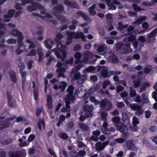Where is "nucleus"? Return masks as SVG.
<instances>
[{"label":"nucleus","mask_w":157,"mask_h":157,"mask_svg":"<svg viewBox=\"0 0 157 157\" xmlns=\"http://www.w3.org/2000/svg\"><path fill=\"white\" fill-rule=\"evenodd\" d=\"M21 78L22 86L23 89H24L25 83L26 81V74L25 71H19Z\"/></svg>","instance_id":"2eb2a0df"},{"label":"nucleus","mask_w":157,"mask_h":157,"mask_svg":"<svg viewBox=\"0 0 157 157\" xmlns=\"http://www.w3.org/2000/svg\"><path fill=\"white\" fill-rule=\"evenodd\" d=\"M75 88V87L73 85H71L69 86L67 90V94L66 95L65 97L71 98L73 100H75V97L73 95V92Z\"/></svg>","instance_id":"39448f33"},{"label":"nucleus","mask_w":157,"mask_h":157,"mask_svg":"<svg viewBox=\"0 0 157 157\" xmlns=\"http://www.w3.org/2000/svg\"><path fill=\"white\" fill-rule=\"evenodd\" d=\"M141 106L135 104H131L130 105V107L132 109L133 111H136L139 109V108Z\"/></svg>","instance_id":"ea45409f"},{"label":"nucleus","mask_w":157,"mask_h":157,"mask_svg":"<svg viewBox=\"0 0 157 157\" xmlns=\"http://www.w3.org/2000/svg\"><path fill=\"white\" fill-rule=\"evenodd\" d=\"M64 4L71 8L79 9V6L75 2L69 1L68 0H64Z\"/></svg>","instance_id":"0eeeda50"},{"label":"nucleus","mask_w":157,"mask_h":157,"mask_svg":"<svg viewBox=\"0 0 157 157\" xmlns=\"http://www.w3.org/2000/svg\"><path fill=\"white\" fill-rule=\"evenodd\" d=\"M144 112V110L142 109V106H141L138 110H137L136 113L138 115L140 116Z\"/></svg>","instance_id":"13d9d810"},{"label":"nucleus","mask_w":157,"mask_h":157,"mask_svg":"<svg viewBox=\"0 0 157 157\" xmlns=\"http://www.w3.org/2000/svg\"><path fill=\"white\" fill-rule=\"evenodd\" d=\"M116 50L119 51L121 54L128 53V42L124 44L121 41H117L115 44Z\"/></svg>","instance_id":"7ed1b4c3"},{"label":"nucleus","mask_w":157,"mask_h":157,"mask_svg":"<svg viewBox=\"0 0 157 157\" xmlns=\"http://www.w3.org/2000/svg\"><path fill=\"white\" fill-rule=\"evenodd\" d=\"M105 68L104 66H101L99 67L98 71H100L101 70V75L104 78L109 77L111 75L108 73V69H104Z\"/></svg>","instance_id":"9b49d317"},{"label":"nucleus","mask_w":157,"mask_h":157,"mask_svg":"<svg viewBox=\"0 0 157 157\" xmlns=\"http://www.w3.org/2000/svg\"><path fill=\"white\" fill-rule=\"evenodd\" d=\"M132 6L133 9L136 12L144 10L143 8H140L137 4H133Z\"/></svg>","instance_id":"f704fd0d"},{"label":"nucleus","mask_w":157,"mask_h":157,"mask_svg":"<svg viewBox=\"0 0 157 157\" xmlns=\"http://www.w3.org/2000/svg\"><path fill=\"white\" fill-rule=\"evenodd\" d=\"M79 126L82 130L85 131H87L89 129L88 126L84 123L79 124Z\"/></svg>","instance_id":"e433bc0d"},{"label":"nucleus","mask_w":157,"mask_h":157,"mask_svg":"<svg viewBox=\"0 0 157 157\" xmlns=\"http://www.w3.org/2000/svg\"><path fill=\"white\" fill-rule=\"evenodd\" d=\"M33 6L35 11L36 10H41L44 8V7L40 3L36 2H33Z\"/></svg>","instance_id":"aec40b11"},{"label":"nucleus","mask_w":157,"mask_h":157,"mask_svg":"<svg viewBox=\"0 0 157 157\" xmlns=\"http://www.w3.org/2000/svg\"><path fill=\"white\" fill-rule=\"evenodd\" d=\"M128 149L132 151L136 150L135 145L133 144V141L132 140H128Z\"/></svg>","instance_id":"cd10ccee"},{"label":"nucleus","mask_w":157,"mask_h":157,"mask_svg":"<svg viewBox=\"0 0 157 157\" xmlns=\"http://www.w3.org/2000/svg\"><path fill=\"white\" fill-rule=\"evenodd\" d=\"M18 141L20 142L19 144V146L20 147H24L28 145L29 143H28L26 141L23 142V140L22 138L18 139Z\"/></svg>","instance_id":"7c9ffc66"},{"label":"nucleus","mask_w":157,"mask_h":157,"mask_svg":"<svg viewBox=\"0 0 157 157\" xmlns=\"http://www.w3.org/2000/svg\"><path fill=\"white\" fill-rule=\"evenodd\" d=\"M76 14L75 17L77 18H78L79 17H82L86 21L88 22H90L92 20L89 17L86 15L82 11H78L75 13Z\"/></svg>","instance_id":"20e7f679"},{"label":"nucleus","mask_w":157,"mask_h":157,"mask_svg":"<svg viewBox=\"0 0 157 157\" xmlns=\"http://www.w3.org/2000/svg\"><path fill=\"white\" fill-rule=\"evenodd\" d=\"M97 50L99 52H102L105 50L104 47L102 45L98 46Z\"/></svg>","instance_id":"69168bd1"},{"label":"nucleus","mask_w":157,"mask_h":157,"mask_svg":"<svg viewBox=\"0 0 157 157\" xmlns=\"http://www.w3.org/2000/svg\"><path fill=\"white\" fill-rule=\"evenodd\" d=\"M109 143V141H106L103 142L102 143L101 141L98 142L95 144L96 149L99 151H102L108 145Z\"/></svg>","instance_id":"6e6552de"},{"label":"nucleus","mask_w":157,"mask_h":157,"mask_svg":"<svg viewBox=\"0 0 157 157\" xmlns=\"http://www.w3.org/2000/svg\"><path fill=\"white\" fill-rule=\"evenodd\" d=\"M18 67L19 68V71H23L25 68V64L23 62H20L18 63Z\"/></svg>","instance_id":"a19ab883"},{"label":"nucleus","mask_w":157,"mask_h":157,"mask_svg":"<svg viewBox=\"0 0 157 157\" xmlns=\"http://www.w3.org/2000/svg\"><path fill=\"white\" fill-rule=\"evenodd\" d=\"M77 154L81 157H83L86 155V152L84 150H81L79 151Z\"/></svg>","instance_id":"603ef678"},{"label":"nucleus","mask_w":157,"mask_h":157,"mask_svg":"<svg viewBox=\"0 0 157 157\" xmlns=\"http://www.w3.org/2000/svg\"><path fill=\"white\" fill-rule=\"evenodd\" d=\"M74 124L72 122H68L67 124V128L69 130L72 129L73 127L74 126Z\"/></svg>","instance_id":"4d7b16f0"},{"label":"nucleus","mask_w":157,"mask_h":157,"mask_svg":"<svg viewBox=\"0 0 157 157\" xmlns=\"http://www.w3.org/2000/svg\"><path fill=\"white\" fill-rule=\"evenodd\" d=\"M112 14L110 13H108L106 15L107 22L108 24L111 23L112 22Z\"/></svg>","instance_id":"58836bf2"},{"label":"nucleus","mask_w":157,"mask_h":157,"mask_svg":"<svg viewBox=\"0 0 157 157\" xmlns=\"http://www.w3.org/2000/svg\"><path fill=\"white\" fill-rule=\"evenodd\" d=\"M136 36L132 34L128 37V41H133L134 40H136Z\"/></svg>","instance_id":"e2e57ef3"},{"label":"nucleus","mask_w":157,"mask_h":157,"mask_svg":"<svg viewBox=\"0 0 157 157\" xmlns=\"http://www.w3.org/2000/svg\"><path fill=\"white\" fill-rule=\"evenodd\" d=\"M22 6H25L26 4L31 3L34 0H21Z\"/></svg>","instance_id":"37998d69"},{"label":"nucleus","mask_w":157,"mask_h":157,"mask_svg":"<svg viewBox=\"0 0 157 157\" xmlns=\"http://www.w3.org/2000/svg\"><path fill=\"white\" fill-rule=\"evenodd\" d=\"M75 100H73L71 98H64V101L65 103L66 108L68 109L70 108V104H71V102H73Z\"/></svg>","instance_id":"b1692460"},{"label":"nucleus","mask_w":157,"mask_h":157,"mask_svg":"<svg viewBox=\"0 0 157 157\" xmlns=\"http://www.w3.org/2000/svg\"><path fill=\"white\" fill-rule=\"evenodd\" d=\"M90 78L92 81L94 82H96L98 80L97 76L95 75L90 76Z\"/></svg>","instance_id":"338daca9"},{"label":"nucleus","mask_w":157,"mask_h":157,"mask_svg":"<svg viewBox=\"0 0 157 157\" xmlns=\"http://www.w3.org/2000/svg\"><path fill=\"white\" fill-rule=\"evenodd\" d=\"M90 117L89 116L86 114L85 113L84 116L82 115L80 116L79 117V119L81 121H83L86 118H88Z\"/></svg>","instance_id":"864d4df0"},{"label":"nucleus","mask_w":157,"mask_h":157,"mask_svg":"<svg viewBox=\"0 0 157 157\" xmlns=\"http://www.w3.org/2000/svg\"><path fill=\"white\" fill-rule=\"evenodd\" d=\"M151 114V112L148 110L145 112V117L147 119L149 118Z\"/></svg>","instance_id":"774afa93"},{"label":"nucleus","mask_w":157,"mask_h":157,"mask_svg":"<svg viewBox=\"0 0 157 157\" xmlns=\"http://www.w3.org/2000/svg\"><path fill=\"white\" fill-rule=\"evenodd\" d=\"M113 122L116 123V126L117 128L124 134V136H128V127L124 124L120 122V118L118 116H116L112 119Z\"/></svg>","instance_id":"f03ea898"},{"label":"nucleus","mask_w":157,"mask_h":157,"mask_svg":"<svg viewBox=\"0 0 157 157\" xmlns=\"http://www.w3.org/2000/svg\"><path fill=\"white\" fill-rule=\"evenodd\" d=\"M139 120L136 117H134L132 118V124L134 126L137 125L139 123Z\"/></svg>","instance_id":"a18cd8bd"},{"label":"nucleus","mask_w":157,"mask_h":157,"mask_svg":"<svg viewBox=\"0 0 157 157\" xmlns=\"http://www.w3.org/2000/svg\"><path fill=\"white\" fill-rule=\"evenodd\" d=\"M10 157H20L22 155L21 151H11L9 153Z\"/></svg>","instance_id":"a211bd4d"},{"label":"nucleus","mask_w":157,"mask_h":157,"mask_svg":"<svg viewBox=\"0 0 157 157\" xmlns=\"http://www.w3.org/2000/svg\"><path fill=\"white\" fill-rule=\"evenodd\" d=\"M43 110L42 107L39 108L38 107L36 111V117H38L40 115V114L42 111Z\"/></svg>","instance_id":"79ce46f5"},{"label":"nucleus","mask_w":157,"mask_h":157,"mask_svg":"<svg viewBox=\"0 0 157 157\" xmlns=\"http://www.w3.org/2000/svg\"><path fill=\"white\" fill-rule=\"evenodd\" d=\"M63 65V63L61 62H58L56 65V66L57 67V68L56 70V71L57 73H62L65 72L66 70L65 67L66 66L65 65Z\"/></svg>","instance_id":"1a4fd4ad"},{"label":"nucleus","mask_w":157,"mask_h":157,"mask_svg":"<svg viewBox=\"0 0 157 157\" xmlns=\"http://www.w3.org/2000/svg\"><path fill=\"white\" fill-rule=\"evenodd\" d=\"M102 1H106V4L110 7L109 9V10H115L117 8L116 7L114 6L113 4L111 3V0H101Z\"/></svg>","instance_id":"5701e85b"},{"label":"nucleus","mask_w":157,"mask_h":157,"mask_svg":"<svg viewBox=\"0 0 157 157\" xmlns=\"http://www.w3.org/2000/svg\"><path fill=\"white\" fill-rule=\"evenodd\" d=\"M110 84V82L109 80H106L104 81L103 83L102 87L104 89H105L106 87Z\"/></svg>","instance_id":"bf43d9fd"},{"label":"nucleus","mask_w":157,"mask_h":157,"mask_svg":"<svg viewBox=\"0 0 157 157\" xmlns=\"http://www.w3.org/2000/svg\"><path fill=\"white\" fill-rule=\"evenodd\" d=\"M59 136L60 138L63 140H67L68 138V135L66 133L63 132L59 133Z\"/></svg>","instance_id":"4c0bfd02"},{"label":"nucleus","mask_w":157,"mask_h":157,"mask_svg":"<svg viewBox=\"0 0 157 157\" xmlns=\"http://www.w3.org/2000/svg\"><path fill=\"white\" fill-rule=\"evenodd\" d=\"M54 42L53 40H51L49 38H47L44 41V44L46 48L48 49H51L52 45L54 44Z\"/></svg>","instance_id":"ddd939ff"},{"label":"nucleus","mask_w":157,"mask_h":157,"mask_svg":"<svg viewBox=\"0 0 157 157\" xmlns=\"http://www.w3.org/2000/svg\"><path fill=\"white\" fill-rule=\"evenodd\" d=\"M83 37H84V35L82 32H80L79 33H75L74 34V38L75 39H78L80 37L82 38Z\"/></svg>","instance_id":"72a5a7b5"},{"label":"nucleus","mask_w":157,"mask_h":157,"mask_svg":"<svg viewBox=\"0 0 157 157\" xmlns=\"http://www.w3.org/2000/svg\"><path fill=\"white\" fill-rule=\"evenodd\" d=\"M136 90H131L130 91V95L131 97H135L136 95Z\"/></svg>","instance_id":"0e129e2a"},{"label":"nucleus","mask_w":157,"mask_h":157,"mask_svg":"<svg viewBox=\"0 0 157 157\" xmlns=\"http://www.w3.org/2000/svg\"><path fill=\"white\" fill-rule=\"evenodd\" d=\"M81 46L80 44H76L74 46L73 48V50L75 51H78L81 48Z\"/></svg>","instance_id":"680f3d73"},{"label":"nucleus","mask_w":157,"mask_h":157,"mask_svg":"<svg viewBox=\"0 0 157 157\" xmlns=\"http://www.w3.org/2000/svg\"><path fill=\"white\" fill-rule=\"evenodd\" d=\"M81 74L80 72L76 73L75 74L74 76V78L75 79L79 80L81 77Z\"/></svg>","instance_id":"052dcab7"},{"label":"nucleus","mask_w":157,"mask_h":157,"mask_svg":"<svg viewBox=\"0 0 157 157\" xmlns=\"http://www.w3.org/2000/svg\"><path fill=\"white\" fill-rule=\"evenodd\" d=\"M13 139L11 138H9L4 141L0 140L1 143L3 145H7L13 142Z\"/></svg>","instance_id":"c85d7f7f"},{"label":"nucleus","mask_w":157,"mask_h":157,"mask_svg":"<svg viewBox=\"0 0 157 157\" xmlns=\"http://www.w3.org/2000/svg\"><path fill=\"white\" fill-rule=\"evenodd\" d=\"M9 124L8 122L3 123L2 121H0V130L6 129L9 126Z\"/></svg>","instance_id":"c756f323"},{"label":"nucleus","mask_w":157,"mask_h":157,"mask_svg":"<svg viewBox=\"0 0 157 157\" xmlns=\"http://www.w3.org/2000/svg\"><path fill=\"white\" fill-rule=\"evenodd\" d=\"M83 109L85 112V113L90 117L92 116V112L93 109V106L92 105H87L84 106Z\"/></svg>","instance_id":"f8f14e48"},{"label":"nucleus","mask_w":157,"mask_h":157,"mask_svg":"<svg viewBox=\"0 0 157 157\" xmlns=\"http://www.w3.org/2000/svg\"><path fill=\"white\" fill-rule=\"evenodd\" d=\"M84 57L82 59V61L83 62L87 61L89 60V58H90V55L92 53H90L89 51H87L86 52H84Z\"/></svg>","instance_id":"a878e982"},{"label":"nucleus","mask_w":157,"mask_h":157,"mask_svg":"<svg viewBox=\"0 0 157 157\" xmlns=\"http://www.w3.org/2000/svg\"><path fill=\"white\" fill-rule=\"evenodd\" d=\"M63 37V36L61 33H58L56 37L54 38V40L57 48V49L55 51L54 53L57 58L60 59L62 61L64 60L67 55L66 45L62 44L61 41L60 40Z\"/></svg>","instance_id":"f257e3e1"},{"label":"nucleus","mask_w":157,"mask_h":157,"mask_svg":"<svg viewBox=\"0 0 157 157\" xmlns=\"http://www.w3.org/2000/svg\"><path fill=\"white\" fill-rule=\"evenodd\" d=\"M36 137V136L33 134H31L30 135L27 140V141L29 142V143H30L31 141H33L35 138Z\"/></svg>","instance_id":"09e8293b"},{"label":"nucleus","mask_w":157,"mask_h":157,"mask_svg":"<svg viewBox=\"0 0 157 157\" xmlns=\"http://www.w3.org/2000/svg\"><path fill=\"white\" fill-rule=\"evenodd\" d=\"M23 38V35L18 37L17 39V44L19 47L21 48V47L23 45V44L22 43V41Z\"/></svg>","instance_id":"2f4dec72"},{"label":"nucleus","mask_w":157,"mask_h":157,"mask_svg":"<svg viewBox=\"0 0 157 157\" xmlns=\"http://www.w3.org/2000/svg\"><path fill=\"white\" fill-rule=\"evenodd\" d=\"M100 106L101 108H103L105 107L107 104V100L106 99H104L103 100H101L100 101Z\"/></svg>","instance_id":"c9c22d12"},{"label":"nucleus","mask_w":157,"mask_h":157,"mask_svg":"<svg viewBox=\"0 0 157 157\" xmlns=\"http://www.w3.org/2000/svg\"><path fill=\"white\" fill-rule=\"evenodd\" d=\"M86 79L87 77L86 75H82L81 76V75L79 80H78L77 81V83L79 84H82L86 80Z\"/></svg>","instance_id":"473e14b6"},{"label":"nucleus","mask_w":157,"mask_h":157,"mask_svg":"<svg viewBox=\"0 0 157 157\" xmlns=\"http://www.w3.org/2000/svg\"><path fill=\"white\" fill-rule=\"evenodd\" d=\"M11 34L13 36H17V37L23 35L22 33L21 32L19 31L16 29H14L12 30Z\"/></svg>","instance_id":"bb28decb"},{"label":"nucleus","mask_w":157,"mask_h":157,"mask_svg":"<svg viewBox=\"0 0 157 157\" xmlns=\"http://www.w3.org/2000/svg\"><path fill=\"white\" fill-rule=\"evenodd\" d=\"M3 17L5 19L4 20V22H7L10 21V19L11 18L10 17V16L9 15V14L7 13V14H5L3 15Z\"/></svg>","instance_id":"3c124183"},{"label":"nucleus","mask_w":157,"mask_h":157,"mask_svg":"<svg viewBox=\"0 0 157 157\" xmlns=\"http://www.w3.org/2000/svg\"><path fill=\"white\" fill-rule=\"evenodd\" d=\"M6 96L7 98V101L8 106L11 108H13L14 105L15 103L12 100V97L11 95V93L7 91L6 93Z\"/></svg>","instance_id":"9d476101"},{"label":"nucleus","mask_w":157,"mask_h":157,"mask_svg":"<svg viewBox=\"0 0 157 157\" xmlns=\"http://www.w3.org/2000/svg\"><path fill=\"white\" fill-rule=\"evenodd\" d=\"M42 126L43 129H44L45 127V121L43 118H40L38 121L37 126L38 129L40 131L42 130Z\"/></svg>","instance_id":"f3484780"},{"label":"nucleus","mask_w":157,"mask_h":157,"mask_svg":"<svg viewBox=\"0 0 157 157\" xmlns=\"http://www.w3.org/2000/svg\"><path fill=\"white\" fill-rule=\"evenodd\" d=\"M96 69V68L95 67L92 66H90L84 69L83 71H84L87 73L90 72L94 73Z\"/></svg>","instance_id":"393cba45"},{"label":"nucleus","mask_w":157,"mask_h":157,"mask_svg":"<svg viewBox=\"0 0 157 157\" xmlns=\"http://www.w3.org/2000/svg\"><path fill=\"white\" fill-rule=\"evenodd\" d=\"M67 85V83L64 81H61L59 82V86L57 85H53V89L55 90L61 89V91L63 92Z\"/></svg>","instance_id":"423d86ee"},{"label":"nucleus","mask_w":157,"mask_h":157,"mask_svg":"<svg viewBox=\"0 0 157 157\" xmlns=\"http://www.w3.org/2000/svg\"><path fill=\"white\" fill-rule=\"evenodd\" d=\"M15 11L13 9H11L9 10L8 12L7 13L9 15L11 18L13 16V15L15 13Z\"/></svg>","instance_id":"de8ad7c7"},{"label":"nucleus","mask_w":157,"mask_h":157,"mask_svg":"<svg viewBox=\"0 0 157 157\" xmlns=\"http://www.w3.org/2000/svg\"><path fill=\"white\" fill-rule=\"evenodd\" d=\"M138 128L137 127V125L134 126H131L129 127L128 128V130L132 131H137L138 130Z\"/></svg>","instance_id":"6e6d98bb"},{"label":"nucleus","mask_w":157,"mask_h":157,"mask_svg":"<svg viewBox=\"0 0 157 157\" xmlns=\"http://www.w3.org/2000/svg\"><path fill=\"white\" fill-rule=\"evenodd\" d=\"M9 75L12 82L14 83L16 82L17 81V78L16 72L14 71H10L9 73Z\"/></svg>","instance_id":"dca6fc26"},{"label":"nucleus","mask_w":157,"mask_h":157,"mask_svg":"<svg viewBox=\"0 0 157 157\" xmlns=\"http://www.w3.org/2000/svg\"><path fill=\"white\" fill-rule=\"evenodd\" d=\"M33 87V94L34 99L35 101H37L38 100V90L37 88L35 87V84L34 81H32Z\"/></svg>","instance_id":"6ab92c4d"},{"label":"nucleus","mask_w":157,"mask_h":157,"mask_svg":"<svg viewBox=\"0 0 157 157\" xmlns=\"http://www.w3.org/2000/svg\"><path fill=\"white\" fill-rule=\"evenodd\" d=\"M67 35L68 36V38L70 39H72L74 38V34H75V32H67Z\"/></svg>","instance_id":"c03bdc74"},{"label":"nucleus","mask_w":157,"mask_h":157,"mask_svg":"<svg viewBox=\"0 0 157 157\" xmlns=\"http://www.w3.org/2000/svg\"><path fill=\"white\" fill-rule=\"evenodd\" d=\"M133 83L134 85L136 88L139 87L140 86V82L139 79H135L133 81Z\"/></svg>","instance_id":"8fccbe9b"},{"label":"nucleus","mask_w":157,"mask_h":157,"mask_svg":"<svg viewBox=\"0 0 157 157\" xmlns=\"http://www.w3.org/2000/svg\"><path fill=\"white\" fill-rule=\"evenodd\" d=\"M53 15L56 16V18L62 22H64L66 21V18L63 15L57 13L56 12H55L53 13Z\"/></svg>","instance_id":"412c9836"},{"label":"nucleus","mask_w":157,"mask_h":157,"mask_svg":"<svg viewBox=\"0 0 157 157\" xmlns=\"http://www.w3.org/2000/svg\"><path fill=\"white\" fill-rule=\"evenodd\" d=\"M109 59L110 62L113 63H117L119 62L117 56L113 54L109 56Z\"/></svg>","instance_id":"4be33fe9"},{"label":"nucleus","mask_w":157,"mask_h":157,"mask_svg":"<svg viewBox=\"0 0 157 157\" xmlns=\"http://www.w3.org/2000/svg\"><path fill=\"white\" fill-rule=\"evenodd\" d=\"M53 11L52 13L53 15V13L55 12H56L57 13H59L62 12L64 10V6L61 4H59L53 8Z\"/></svg>","instance_id":"4468645a"},{"label":"nucleus","mask_w":157,"mask_h":157,"mask_svg":"<svg viewBox=\"0 0 157 157\" xmlns=\"http://www.w3.org/2000/svg\"><path fill=\"white\" fill-rule=\"evenodd\" d=\"M36 55V51L33 49H31L30 52L26 55L27 56H34Z\"/></svg>","instance_id":"49530a36"},{"label":"nucleus","mask_w":157,"mask_h":157,"mask_svg":"<svg viewBox=\"0 0 157 157\" xmlns=\"http://www.w3.org/2000/svg\"><path fill=\"white\" fill-rule=\"evenodd\" d=\"M7 42L8 44H14L16 43V40L13 38H10L7 40Z\"/></svg>","instance_id":"5fc2aeb1"}]
</instances>
